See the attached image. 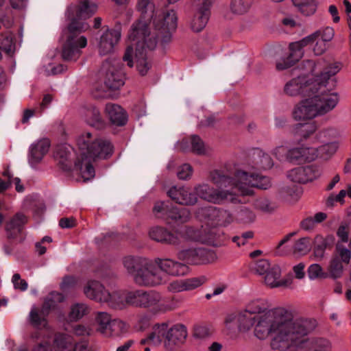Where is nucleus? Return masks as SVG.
<instances>
[{
  "mask_svg": "<svg viewBox=\"0 0 351 351\" xmlns=\"http://www.w3.org/2000/svg\"><path fill=\"white\" fill-rule=\"evenodd\" d=\"M237 323L240 332H247L254 327L257 338L265 339L271 336V348L279 351L302 346L316 327L315 320H293L291 313L283 308H276L261 315L243 309L237 314Z\"/></svg>",
  "mask_w": 351,
  "mask_h": 351,
  "instance_id": "nucleus-1",
  "label": "nucleus"
},
{
  "mask_svg": "<svg viewBox=\"0 0 351 351\" xmlns=\"http://www.w3.org/2000/svg\"><path fill=\"white\" fill-rule=\"evenodd\" d=\"M136 7L141 18L132 26L128 35L130 44L126 48L123 60L130 67H132L135 62L139 73L145 75L150 68L147 51L154 49L157 43L155 37L151 36L148 32V22H152L161 44L167 45L171 40V32L177 27V16L173 10L166 13L156 10L151 0H138Z\"/></svg>",
  "mask_w": 351,
  "mask_h": 351,
  "instance_id": "nucleus-2",
  "label": "nucleus"
},
{
  "mask_svg": "<svg viewBox=\"0 0 351 351\" xmlns=\"http://www.w3.org/2000/svg\"><path fill=\"white\" fill-rule=\"evenodd\" d=\"M80 157L75 162V170L81 175L83 181L94 178L95 169L92 162L97 158L105 159L112 155L113 146L104 138L90 132L81 134L77 138Z\"/></svg>",
  "mask_w": 351,
  "mask_h": 351,
  "instance_id": "nucleus-3",
  "label": "nucleus"
},
{
  "mask_svg": "<svg viewBox=\"0 0 351 351\" xmlns=\"http://www.w3.org/2000/svg\"><path fill=\"white\" fill-rule=\"evenodd\" d=\"M123 265L134 283L140 287H154L167 281L165 276L158 270L155 260L128 256L123 258Z\"/></svg>",
  "mask_w": 351,
  "mask_h": 351,
  "instance_id": "nucleus-4",
  "label": "nucleus"
},
{
  "mask_svg": "<svg viewBox=\"0 0 351 351\" xmlns=\"http://www.w3.org/2000/svg\"><path fill=\"white\" fill-rule=\"evenodd\" d=\"M339 71L338 65L330 66L316 79V86L311 93L316 94L312 99L319 116L325 115L332 111L339 101V95L331 90L335 86L332 76Z\"/></svg>",
  "mask_w": 351,
  "mask_h": 351,
  "instance_id": "nucleus-5",
  "label": "nucleus"
},
{
  "mask_svg": "<svg viewBox=\"0 0 351 351\" xmlns=\"http://www.w3.org/2000/svg\"><path fill=\"white\" fill-rule=\"evenodd\" d=\"M187 336L186 327L182 324H176L169 327V324L163 322L156 324L152 328V332L141 340V345L158 346L163 342L167 350H173L176 346L184 341Z\"/></svg>",
  "mask_w": 351,
  "mask_h": 351,
  "instance_id": "nucleus-6",
  "label": "nucleus"
},
{
  "mask_svg": "<svg viewBox=\"0 0 351 351\" xmlns=\"http://www.w3.org/2000/svg\"><path fill=\"white\" fill-rule=\"evenodd\" d=\"M130 299L132 306L149 309L154 314L165 313L176 308L173 298L162 299L161 294L154 290H133Z\"/></svg>",
  "mask_w": 351,
  "mask_h": 351,
  "instance_id": "nucleus-7",
  "label": "nucleus"
},
{
  "mask_svg": "<svg viewBox=\"0 0 351 351\" xmlns=\"http://www.w3.org/2000/svg\"><path fill=\"white\" fill-rule=\"evenodd\" d=\"M89 27L86 22H82L78 25L77 21H73L69 23L66 30V40L62 51V57L64 60H76L80 56V49L87 45L86 38L80 34L88 30Z\"/></svg>",
  "mask_w": 351,
  "mask_h": 351,
  "instance_id": "nucleus-8",
  "label": "nucleus"
},
{
  "mask_svg": "<svg viewBox=\"0 0 351 351\" xmlns=\"http://www.w3.org/2000/svg\"><path fill=\"white\" fill-rule=\"evenodd\" d=\"M335 36V30L330 27H326L306 36L301 40L292 43L289 45V53L287 60H280L276 63L278 70H284L291 66L295 62L298 61L303 56L302 48L308 45L309 43L319 38L322 40L328 43L332 40Z\"/></svg>",
  "mask_w": 351,
  "mask_h": 351,
  "instance_id": "nucleus-9",
  "label": "nucleus"
},
{
  "mask_svg": "<svg viewBox=\"0 0 351 351\" xmlns=\"http://www.w3.org/2000/svg\"><path fill=\"white\" fill-rule=\"evenodd\" d=\"M236 178L235 186L242 195H252L254 187L267 189L271 186L269 178L252 172L248 169L237 171Z\"/></svg>",
  "mask_w": 351,
  "mask_h": 351,
  "instance_id": "nucleus-10",
  "label": "nucleus"
},
{
  "mask_svg": "<svg viewBox=\"0 0 351 351\" xmlns=\"http://www.w3.org/2000/svg\"><path fill=\"white\" fill-rule=\"evenodd\" d=\"M196 215L199 221L213 228L228 226L234 220L232 215L228 210L214 206L200 208L197 210Z\"/></svg>",
  "mask_w": 351,
  "mask_h": 351,
  "instance_id": "nucleus-11",
  "label": "nucleus"
},
{
  "mask_svg": "<svg viewBox=\"0 0 351 351\" xmlns=\"http://www.w3.org/2000/svg\"><path fill=\"white\" fill-rule=\"evenodd\" d=\"M196 196L214 204H222L236 199L235 192L229 189H217L207 183H201L194 187Z\"/></svg>",
  "mask_w": 351,
  "mask_h": 351,
  "instance_id": "nucleus-12",
  "label": "nucleus"
},
{
  "mask_svg": "<svg viewBox=\"0 0 351 351\" xmlns=\"http://www.w3.org/2000/svg\"><path fill=\"white\" fill-rule=\"evenodd\" d=\"M102 69L104 73V84L109 89L117 90L124 84V73L119 60L105 62Z\"/></svg>",
  "mask_w": 351,
  "mask_h": 351,
  "instance_id": "nucleus-13",
  "label": "nucleus"
},
{
  "mask_svg": "<svg viewBox=\"0 0 351 351\" xmlns=\"http://www.w3.org/2000/svg\"><path fill=\"white\" fill-rule=\"evenodd\" d=\"M178 257L189 264L199 265L215 261L217 259L215 253L204 247L190 248L178 252Z\"/></svg>",
  "mask_w": 351,
  "mask_h": 351,
  "instance_id": "nucleus-14",
  "label": "nucleus"
},
{
  "mask_svg": "<svg viewBox=\"0 0 351 351\" xmlns=\"http://www.w3.org/2000/svg\"><path fill=\"white\" fill-rule=\"evenodd\" d=\"M316 86V80L311 82L305 75L298 76L287 82L284 86V93L290 97L311 96Z\"/></svg>",
  "mask_w": 351,
  "mask_h": 351,
  "instance_id": "nucleus-15",
  "label": "nucleus"
},
{
  "mask_svg": "<svg viewBox=\"0 0 351 351\" xmlns=\"http://www.w3.org/2000/svg\"><path fill=\"white\" fill-rule=\"evenodd\" d=\"M203 223L199 228H187L184 235L186 241L215 245L219 236L217 230Z\"/></svg>",
  "mask_w": 351,
  "mask_h": 351,
  "instance_id": "nucleus-16",
  "label": "nucleus"
},
{
  "mask_svg": "<svg viewBox=\"0 0 351 351\" xmlns=\"http://www.w3.org/2000/svg\"><path fill=\"white\" fill-rule=\"evenodd\" d=\"M97 10L96 4L84 0L80 1L77 5H71L67 8L66 15L71 22L75 21L79 24L92 16Z\"/></svg>",
  "mask_w": 351,
  "mask_h": 351,
  "instance_id": "nucleus-17",
  "label": "nucleus"
},
{
  "mask_svg": "<svg viewBox=\"0 0 351 351\" xmlns=\"http://www.w3.org/2000/svg\"><path fill=\"white\" fill-rule=\"evenodd\" d=\"M158 270L165 276H184L189 272L188 266L171 258H156L154 259ZM167 278V276H165Z\"/></svg>",
  "mask_w": 351,
  "mask_h": 351,
  "instance_id": "nucleus-18",
  "label": "nucleus"
},
{
  "mask_svg": "<svg viewBox=\"0 0 351 351\" xmlns=\"http://www.w3.org/2000/svg\"><path fill=\"white\" fill-rule=\"evenodd\" d=\"M281 268L277 264H274L271 269L265 274L264 282L270 288L289 287L293 283L291 276L281 278Z\"/></svg>",
  "mask_w": 351,
  "mask_h": 351,
  "instance_id": "nucleus-19",
  "label": "nucleus"
},
{
  "mask_svg": "<svg viewBox=\"0 0 351 351\" xmlns=\"http://www.w3.org/2000/svg\"><path fill=\"white\" fill-rule=\"evenodd\" d=\"M132 295V291L115 290L111 293L108 291L106 300L104 303L109 307L116 310H123L128 306H132V300L130 299Z\"/></svg>",
  "mask_w": 351,
  "mask_h": 351,
  "instance_id": "nucleus-20",
  "label": "nucleus"
},
{
  "mask_svg": "<svg viewBox=\"0 0 351 351\" xmlns=\"http://www.w3.org/2000/svg\"><path fill=\"white\" fill-rule=\"evenodd\" d=\"M319 116L311 97L298 103L293 110V117L296 121H306Z\"/></svg>",
  "mask_w": 351,
  "mask_h": 351,
  "instance_id": "nucleus-21",
  "label": "nucleus"
},
{
  "mask_svg": "<svg viewBox=\"0 0 351 351\" xmlns=\"http://www.w3.org/2000/svg\"><path fill=\"white\" fill-rule=\"evenodd\" d=\"M121 38V32L119 29H108L101 36L98 49L99 54L107 55L114 51L115 45Z\"/></svg>",
  "mask_w": 351,
  "mask_h": 351,
  "instance_id": "nucleus-22",
  "label": "nucleus"
},
{
  "mask_svg": "<svg viewBox=\"0 0 351 351\" xmlns=\"http://www.w3.org/2000/svg\"><path fill=\"white\" fill-rule=\"evenodd\" d=\"M50 147L49 140L47 138L40 139L32 144L29 147L28 154V162L32 167H35L43 160L44 156L47 153Z\"/></svg>",
  "mask_w": 351,
  "mask_h": 351,
  "instance_id": "nucleus-23",
  "label": "nucleus"
},
{
  "mask_svg": "<svg viewBox=\"0 0 351 351\" xmlns=\"http://www.w3.org/2000/svg\"><path fill=\"white\" fill-rule=\"evenodd\" d=\"M169 197L176 203L183 205H193L197 197L189 189L183 186H172L167 192Z\"/></svg>",
  "mask_w": 351,
  "mask_h": 351,
  "instance_id": "nucleus-24",
  "label": "nucleus"
},
{
  "mask_svg": "<svg viewBox=\"0 0 351 351\" xmlns=\"http://www.w3.org/2000/svg\"><path fill=\"white\" fill-rule=\"evenodd\" d=\"M84 293L88 298L99 303H104L108 295V291L97 280H89L84 287Z\"/></svg>",
  "mask_w": 351,
  "mask_h": 351,
  "instance_id": "nucleus-25",
  "label": "nucleus"
},
{
  "mask_svg": "<svg viewBox=\"0 0 351 351\" xmlns=\"http://www.w3.org/2000/svg\"><path fill=\"white\" fill-rule=\"evenodd\" d=\"M208 180L217 187V189H226V188L230 187L229 191H232L235 193L237 191L238 192V189L234 184L237 182L236 173L234 178H230L221 171L214 170L210 172Z\"/></svg>",
  "mask_w": 351,
  "mask_h": 351,
  "instance_id": "nucleus-26",
  "label": "nucleus"
},
{
  "mask_svg": "<svg viewBox=\"0 0 351 351\" xmlns=\"http://www.w3.org/2000/svg\"><path fill=\"white\" fill-rule=\"evenodd\" d=\"M319 176V172L312 167H297L289 171L287 175L291 181L298 183L313 181Z\"/></svg>",
  "mask_w": 351,
  "mask_h": 351,
  "instance_id": "nucleus-27",
  "label": "nucleus"
},
{
  "mask_svg": "<svg viewBox=\"0 0 351 351\" xmlns=\"http://www.w3.org/2000/svg\"><path fill=\"white\" fill-rule=\"evenodd\" d=\"M105 112L111 123L121 126L126 123L128 117L125 110L119 105L109 103L106 105Z\"/></svg>",
  "mask_w": 351,
  "mask_h": 351,
  "instance_id": "nucleus-28",
  "label": "nucleus"
},
{
  "mask_svg": "<svg viewBox=\"0 0 351 351\" xmlns=\"http://www.w3.org/2000/svg\"><path fill=\"white\" fill-rule=\"evenodd\" d=\"M81 116L84 121L90 126L101 128L104 125L100 112L94 106L89 105L84 107L81 110Z\"/></svg>",
  "mask_w": 351,
  "mask_h": 351,
  "instance_id": "nucleus-29",
  "label": "nucleus"
},
{
  "mask_svg": "<svg viewBox=\"0 0 351 351\" xmlns=\"http://www.w3.org/2000/svg\"><path fill=\"white\" fill-rule=\"evenodd\" d=\"M149 235L152 239L158 242L170 244H176L178 243V237L164 228H152L149 232Z\"/></svg>",
  "mask_w": 351,
  "mask_h": 351,
  "instance_id": "nucleus-30",
  "label": "nucleus"
},
{
  "mask_svg": "<svg viewBox=\"0 0 351 351\" xmlns=\"http://www.w3.org/2000/svg\"><path fill=\"white\" fill-rule=\"evenodd\" d=\"M269 307V304L266 299L256 298L250 300L246 304L244 309L254 315H261L274 310H270Z\"/></svg>",
  "mask_w": 351,
  "mask_h": 351,
  "instance_id": "nucleus-31",
  "label": "nucleus"
},
{
  "mask_svg": "<svg viewBox=\"0 0 351 351\" xmlns=\"http://www.w3.org/2000/svg\"><path fill=\"white\" fill-rule=\"evenodd\" d=\"M292 2L298 11L304 16H311L317 10V3L315 0H292Z\"/></svg>",
  "mask_w": 351,
  "mask_h": 351,
  "instance_id": "nucleus-32",
  "label": "nucleus"
},
{
  "mask_svg": "<svg viewBox=\"0 0 351 351\" xmlns=\"http://www.w3.org/2000/svg\"><path fill=\"white\" fill-rule=\"evenodd\" d=\"M54 341L58 351L75 350V342L70 335L59 334L56 335Z\"/></svg>",
  "mask_w": 351,
  "mask_h": 351,
  "instance_id": "nucleus-33",
  "label": "nucleus"
},
{
  "mask_svg": "<svg viewBox=\"0 0 351 351\" xmlns=\"http://www.w3.org/2000/svg\"><path fill=\"white\" fill-rule=\"evenodd\" d=\"M254 165L253 167L256 169H269L274 165L271 158L267 154L261 150H257L254 153Z\"/></svg>",
  "mask_w": 351,
  "mask_h": 351,
  "instance_id": "nucleus-34",
  "label": "nucleus"
},
{
  "mask_svg": "<svg viewBox=\"0 0 351 351\" xmlns=\"http://www.w3.org/2000/svg\"><path fill=\"white\" fill-rule=\"evenodd\" d=\"M64 296L60 293L55 291L50 293L45 298L42 307V313L48 314L51 309L56 308L58 303L64 301Z\"/></svg>",
  "mask_w": 351,
  "mask_h": 351,
  "instance_id": "nucleus-35",
  "label": "nucleus"
},
{
  "mask_svg": "<svg viewBox=\"0 0 351 351\" xmlns=\"http://www.w3.org/2000/svg\"><path fill=\"white\" fill-rule=\"evenodd\" d=\"M71 147L67 146L59 147L55 153V157L58 160L62 168L64 170H68L70 167L69 160L71 158Z\"/></svg>",
  "mask_w": 351,
  "mask_h": 351,
  "instance_id": "nucleus-36",
  "label": "nucleus"
},
{
  "mask_svg": "<svg viewBox=\"0 0 351 351\" xmlns=\"http://www.w3.org/2000/svg\"><path fill=\"white\" fill-rule=\"evenodd\" d=\"M27 221L26 216L21 213H16L6 224L5 230L8 237H12L11 232L14 230L19 231L20 228L24 225Z\"/></svg>",
  "mask_w": 351,
  "mask_h": 351,
  "instance_id": "nucleus-37",
  "label": "nucleus"
},
{
  "mask_svg": "<svg viewBox=\"0 0 351 351\" xmlns=\"http://www.w3.org/2000/svg\"><path fill=\"white\" fill-rule=\"evenodd\" d=\"M295 132L300 137L306 139L317 130L316 123L314 121L305 123H298L295 126Z\"/></svg>",
  "mask_w": 351,
  "mask_h": 351,
  "instance_id": "nucleus-38",
  "label": "nucleus"
},
{
  "mask_svg": "<svg viewBox=\"0 0 351 351\" xmlns=\"http://www.w3.org/2000/svg\"><path fill=\"white\" fill-rule=\"evenodd\" d=\"M208 21V13L206 11L198 12L191 21V29L193 32H199L205 27Z\"/></svg>",
  "mask_w": 351,
  "mask_h": 351,
  "instance_id": "nucleus-39",
  "label": "nucleus"
},
{
  "mask_svg": "<svg viewBox=\"0 0 351 351\" xmlns=\"http://www.w3.org/2000/svg\"><path fill=\"white\" fill-rule=\"evenodd\" d=\"M343 263L337 257L332 256L327 268L328 276L334 279L340 278L343 272Z\"/></svg>",
  "mask_w": 351,
  "mask_h": 351,
  "instance_id": "nucleus-40",
  "label": "nucleus"
},
{
  "mask_svg": "<svg viewBox=\"0 0 351 351\" xmlns=\"http://www.w3.org/2000/svg\"><path fill=\"white\" fill-rule=\"evenodd\" d=\"M311 249V243L309 237H302L298 239L293 246V252L295 254H306Z\"/></svg>",
  "mask_w": 351,
  "mask_h": 351,
  "instance_id": "nucleus-41",
  "label": "nucleus"
},
{
  "mask_svg": "<svg viewBox=\"0 0 351 351\" xmlns=\"http://www.w3.org/2000/svg\"><path fill=\"white\" fill-rule=\"evenodd\" d=\"M112 319L111 316L106 312H99L96 317V322L99 325V330L106 335H108Z\"/></svg>",
  "mask_w": 351,
  "mask_h": 351,
  "instance_id": "nucleus-42",
  "label": "nucleus"
},
{
  "mask_svg": "<svg viewBox=\"0 0 351 351\" xmlns=\"http://www.w3.org/2000/svg\"><path fill=\"white\" fill-rule=\"evenodd\" d=\"M190 215V212L187 208L178 209L176 208L169 210L167 214V217L180 223L187 221Z\"/></svg>",
  "mask_w": 351,
  "mask_h": 351,
  "instance_id": "nucleus-43",
  "label": "nucleus"
},
{
  "mask_svg": "<svg viewBox=\"0 0 351 351\" xmlns=\"http://www.w3.org/2000/svg\"><path fill=\"white\" fill-rule=\"evenodd\" d=\"M88 311L89 308L86 304L83 303H77L71 307L69 317L70 320L77 321L86 315Z\"/></svg>",
  "mask_w": 351,
  "mask_h": 351,
  "instance_id": "nucleus-44",
  "label": "nucleus"
},
{
  "mask_svg": "<svg viewBox=\"0 0 351 351\" xmlns=\"http://www.w3.org/2000/svg\"><path fill=\"white\" fill-rule=\"evenodd\" d=\"M338 147L339 145L336 142L324 144L317 148L319 154L318 157L323 159H328L337 152Z\"/></svg>",
  "mask_w": 351,
  "mask_h": 351,
  "instance_id": "nucleus-45",
  "label": "nucleus"
},
{
  "mask_svg": "<svg viewBox=\"0 0 351 351\" xmlns=\"http://www.w3.org/2000/svg\"><path fill=\"white\" fill-rule=\"evenodd\" d=\"M184 280L186 291L195 289L205 284L208 280L206 276H199L196 277L186 278Z\"/></svg>",
  "mask_w": 351,
  "mask_h": 351,
  "instance_id": "nucleus-46",
  "label": "nucleus"
},
{
  "mask_svg": "<svg viewBox=\"0 0 351 351\" xmlns=\"http://www.w3.org/2000/svg\"><path fill=\"white\" fill-rule=\"evenodd\" d=\"M332 256L337 257L338 260H340L343 263L348 264L351 258V252L338 242L336 244L335 253Z\"/></svg>",
  "mask_w": 351,
  "mask_h": 351,
  "instance_id": "nucleus-47",
  "label": "nucleus"
},
{
  "mask_svg": "<svg viewBox=\"0 0 351 351\" xmlns=\"http://www.w3.org/2000/svg\"><path fill=\"white\" fill-rule=\"evenodd\" d=\"M41 314L43 316L38 313V311L35 306L32 308L29 315V322L35 327H45L47 325L46 319L44 317L47 314L43 315L42 313Z\"/></svg>",
  "mask_w": 351,
  "mask_h": 351,
  "instance_id": "nucleus-48",
  "label": "nucleus"
},
{
  "mask_svg": "<svg viewBox=\"0 0 351 351\" xmlns=\"http://www.w3.org/2000/svg\"><path fill=\"white\" fill-rule=\"evenodd\" d=\"M254 206L256 209L265 213H271L276 208V206L274 203L264 197L256 199Z\"/></svg>",
  "mask_w": 351,
  "mask_h": 351,
  "instance_id": "nucleus-49",
  "label": "nucleus"
},
{
  "mask_svg": "<svg viewBox=\"0 0 351 351\" xmlns=\"http://www.w3.org/2000/svg\"><path fill=\"white\" fill-rule=\"evenodd\" d=\"M307 273L310 280L328 277V274L323 271L321 265L317 263L311 265L308 268Z\"/></svg>",
  "mask_w": 351,
  "mask_h": 351,
  "instance_id": "nucleus-50",
  "label": "nucleus"
},
{
  "mask_svg": "<svg viewBox=\"0 0 351 351\" xmlns=\"http://www.w3.org/2000/svg\"><path fill=\"white\" fill-rule=\"evenodd\" d=\"M250 7V0H232L231 3L232 11L238 14L246 13Z\"/></svg>",
  "mask_w": 351,
  "mask_h": 351,
  "instance_id": "nucleus-51",
  "label": "nucleus"
},
{
  "mask_svg": "<svg viewBox=\"0 0 351 351\" xmlns=\"http://www.w3.org/2000/svg\"><path fill=\"white\" fill-rule=\"evenodd\" d=\"M128 324L119 319H114L112 321L110 327L108 330V334L114 332L116 335H119L128 331Z\"/></svg>",
  "mask_w": 351,
  "mask_h": 351,
  "instance_id": "nucleus-52",
  "label": "nucleus"
},
{
  "mask_svg": "<svg viewBox=\"0 0 351 351\" xmlns=\"http://www.w3.org/2000/svg\"><path fill=\"white\" fill-rule=\"evenodd\" d=\"M312 351H331V343L325 339H317L311 341Z\"/></svg>",
  "mask_w": 351,
  "mask_h": 351,
  "instance_id": "nucleus-53",
  "label": "nucleus"
},
{
  "mask_svg": "<svg viewBox=\"0 0 351 351\" xmlns=\"http://www.w3.org/2000/svg\"><path fill=\"white\" fill-rule=\"evenodd\" d=\"M237 219L241 223H251L254 221L256 215L251 210L243 208L239 211Z\"/></svg>",
  "mask_w": 351,
  "mask_h": 351,
  "instance_id": "nucleus-54",
  "label": "nucleus"
},
{
  "mask_svg": "<svg viewBox=\"0 0 351 351\" xmlns=\"http://www.w3.org/2000/svg\"><path fill=\"white\" fill-rule=\"evenodd\" d=\"M274 264L270 263L266 259H261L254 263L253 269L258 274L265 276L271 269Z\"/></svg>",
  "mask_w": 351,
  "mask_h": 351,
  "instance_id": "nucleus-55",
  "label": "nucleus"
},
{
  "mask_svg": "<svg viewBox=\"0 0 351 351\" xmlns=\"http://www.w3.org/2000/svg\"><path fill=\"white\" fill-rule=\"evenodd\" d=\"M335 239L332 235H328L326 237L317 235L315 239V244L324 251L327 248H330L335 243Z\"/></svg>",
  "mask_w": 351,
  "mask_h": 351,
  "instance_id": "nucleus-56",
  "label": "nucleus"
},
{
  "mask_svg": "<svg viewBox=\"0 0 351 351\" xmlns=\"http://www.w3.org/2000/svg\"><path fill=\"white\" fill-rule=\"evenodd\" d=\"M313 44H314L313 46V51L315 56H321L327 50V43L318 37H316L315 40L311 41L308 45Z\"/></svg>",
  "mask_w": 351,
  "mask_h": 351,
  "instance_id": "nucleus-57",
  "label": "nucleus"
},
{
  "mask_svg": "<svg viewBox=\"0 0 351 351\" xmlns=\"http://www.w3.org/2000/svg\"><path fill=\"white\" fill-rule=\"evenodd\" d=\"M14 49L13 36L8 34L5 36L0 43V51L2 50L7 53H11Z\"/></svg>",
  "mask_w": 351,
  "mask_h": 351,
  "instance_id": "nucleus-58",
  "label": "nucleus"
},
{
  "mask_svg": "<svg viewBox=\"0 0 351 351\" xmlns=\"http://www.w3.org/2000/svg\"><path fill=\"white\" fill-rule=\"evenodd\" d=\"M303 162H311L318 158L319 154L317 148L302 147Z\"/></svg>",
  "mask_w": 351,
  "mask_h": 351,
  "instance_id": "nucleus-59",
  "label": "nucleus"
},
{
  "mask_svg": "<svg viewBox=\"0 0 351 351\" xmlns=\"http://www.w3.org/2000/svg\"><path fill=\"white\" fill-rule=\"evenodd\" d=\"M191 146L193 151L198 154H204L206 152L204 142L197 136H193L191 137Z\"/></svg>",
  "mask_w": 351,
  "mask_h": 351,
  "instance_id": "nucleus-60",
  "label": "nucleus"
},
{
  "mask_svg": "<svg viewBox=\"0 0 351 351\" xmlns=\"http://www.w3.org/2000/svg\"><path fill=\"white\" fill-rule=\"evenodd\" d=\"M287 158L290 162H303L302 147L289 149L287 154Z\"/></svg>",
  "mask_w": 351,
  "mask_h": 351,
  "instance_id": "nucleus-61",
  "label": "nucleus"
},
{
  "mask_svg": "<svg viewBox=\"0 0 351 351\" xmlns=\"http://www.w3.org/2000/svg\"><path fill=\"white\" fill-rule=\"evenodd\" d=\"M12 282L15 289L25 291L27 289L28 284L26 280L22 279L19 274H14L12 278Z\"/></svg>",
  "mask_w": 351,
  "mask_h": 351,
  "instance_id": "nucleus-62",
  "label": "nucleus"
},
{
  "mask_svg": "<svg viewBox=\"0 0 351 351\" xmlns=\"http://www.w3.org/2000/svg\"><path fill=\"white\" fill-rule=\"evenodd\" d=\"M168 206L163 202H157L153 208L156 217L165 218L168 212Z\"/></svg>",
  "mask_w": 351,
  "mask_h": 351,
  "instance_id": "nucleus-63",
  "label": "nucleus"
},
{
  "mask_svg": "<svg viewBox=\"0 0 351 351\" xmlns=\"http://www.w3.org/2000/svg\"><path fill=\"white\" fill-rule=\"evenodd\" d=\"M193 173V169L189 164L180 166L178 170L177 175L180 180L189 179Z\"/></svg>",
  "mask_w": 351,
  "mask_h": 351,
  "instance_id": "nucleus-64",
  "label": "nucleus"
}]
</instances>
